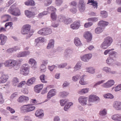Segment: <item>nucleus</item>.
<instances>
[{
	"label": "nucleus",
	"mask_w": 121,
	"mask_h": 121,
	"mask_svg": "<svg viewBox=\"0 0 121 121\" xmlns=\"http://www.w3.org/2000/svg\"><path fill=\"white\" fill-rule=\"evenodd\" d=\"M35 108V106L29 104L22 106L20 107V110L22 113H24L32 111L34 110Z\"/></svg>",
	"instance_id": "f257e3e1"
},
{
	"label": "nucleus",
	"mask_w": 121,
	"mask_h": 121,
	"mask_svg": "<svg viewBox=\"0 0 121 121\" xmlns=\"http://www.w3.org/2000/svg\"><path fill=\"white\" fill-rule=\"evenodd\" d=\"M30 67L27 64H23L20 69V73L25 76L27 75L29 73Z\"/></svg>",
	"instance_id": "f03ea898"
},
{
	"label": "nucleus",
	"mask_w": 121,
	"mask_h": 121,
	"mask_svg": "<svg viewBox=\"0 0 121 121\" xmlns=\"http://www.w3.org/2000/svg\"><path fill=\"white\" fill-rule=\"evenodd\" d=\"M9 11L10 14L15 16H19L21 14L20 10L13 5L10 7Z\"/></svg>",
	"instance_id": "7ed1b4c3"
},
{
	"label": "nucleus",
	"mask_w": 121,
	"mask_h": 121,
	"mask_svg": "<svg viewBox=\"0 0 121 121\" xmlns=\"http://www.w3.org/2000/svg\"><path fill=\"white\" fill-rule=\"evenodd\" d=\"M31 26L29 24H26L23 26L21 28V33L23 35L28 34L30 30Z\"/></svg>",
	"instance_id": "20e7f679"
},
{
	"label": "nucleus",
	"mask_w": 121,
	"mask_h": 121,
	"mask_svg": "<svg viewBox=\"0 0 121 121\" xmlns=\"http://www.w3.org/2000/svg\"><path fill=\"white\" fill-rule=\"evenodd\" d=\"M100 101L99 98L96 95H91L88 98V101L89 102L88 105L89 106H91L92 104H90V102H93L96 101Z\"/></svg>",
	"instance_id": "39448f33"
},
{
	"label": "nucleus",
	"mask_w": 121,
	"mask_h": 121,
	"mask_svg": "<svg viewBox=\"0 0 121 121\" xmlns=\"http://www.w3.org/2000/svg\"><path fill=\"white\" fill-rule=\"evenodd\" d=\"M87 98L86 97L81 96L78 98V101L82 106H85L87 104Z\"/></svg>",
	"instance_id": "423d86ee"
},
{
	"label": "nucleus",
	"mask_w": 121,
	"mask_h": 121,
	"mask_svg": "<svg viewBox=\"0 0 121 121\" xmlns=\"http://www.w3.org/2000/svg\"><path fill=\"white\" fill-rule=\"evenodd\" d=\"M85 3L84 0H79L78 4V7L79 11L81 12H83L85 9Z\"/></svg>",
	"instance_id": "0eeeda50"
},
{
	"label": "nucleus",
	"mask_w": 121,
	"mask_h": 121,
	"mask_svg": "<svg viewBox=\"0 0 121 121\" xmlns=\"http://www.w3.org/2000/svg\"><path fill=\"white\" fill-rule=\"evenodd\" d=\"M29 97L24 95L20 96L17 99V102L20 103L27 102L29 100Z\"/></svg>",
	"instance_id": "6e6552de"
},
{
	"label": "nucleus",
	"mask_w": 121,
	"mask_h": 121,
	"mask_svg": "<svg viewBox=\"0 0 121 121\" xmlns=\"http://www.w3.org/2000/svg\"><path fill=\"white\" fill-rule=\"evenodd\" d=\"M92 55L91 53L86 54L81 56V60L84 62H88L91 58Z\"/></svg>",
	"instance_id": "1a4fd4ad"
},
{
	"label": "nucleus",
	"mask_w": 121,
	"mask_h": 121,
	"mask_svg": "<svg viewBox=\"0 0 121 121\" xmlns=\"http://www.w3.org/2000/svg\"><path fill=\"white\" fill-rule=\"evenodd\" d=\"M30 52L29 51L20 52L17 53L16 56L18 57H24L30 54Z\"/></svg>",
	"instance_id": "9d476101"
},
{
	"label": "nucleus",
	"mask_w": 121,
	"mask_h": 121,
	"mask_svg": "<svg viewBox=\"0 0 121 121\" xmlns=\"http://www.w3.org/2000/svg\"><path fill=\"white\" fill-rule=\"evenodd\" d=\"M83 36L86 39L88 42L90 41L92 39V35L89 31L85 32Z\"/></svg>",
	"instance_id": "9b49d317"
},
{
	"label": "nucleus",
	"mask_w": 121,
	"mask_h": 121,
	"mask_svg": "<svg viewBox=\"0 0 121 121\" xmlns=\"http://www.w3.org/2000/svg\"><path fill=\"white\" fill-rule=\"evenodd\" d=\"M113 107L117 110H121V102L115 101L113 104Z\"/></svg>",
	"instance_id": "f8f14e48"
},
{
	"label": "nucleus",
	"mask_w": 121,
	"mask_h": 121,
	"mask_svg": "<svg viewBox=\"0 0 121 121\" xmlns=\"http://www.w3.org/2000/svg\"><path fill=\"white\" fill-rule=\"evenodd\" d=\"M80 22L79 21H76L74 22L70 25L71 28L74 30H77L80 26Z\"/></svg>",
	"instance_id": "ddd939ff"
},
{
	"label": "nucleus",
	"mask_w": 121,
	"mask_h": 121,
	"mask_svg": "<svg viewBox=\"0 0 121 121\" xmlns=\"http://www.w3.org/2000/svg\"><path fill=\"white\" fill-rule=\"evenodd\" d=\"M28 62L33 69H35L37 67L36 61L34 59H30L29 60Z\"/></svg>",
	"instance_id": "4468645a"
},
{
	"label": "nucleus",
	"mask_w": 121,
	"mask_h": 121,
	"mask_svg": "<svg viewBox=\"0 0 121 121\" xmlns=\"http://www.w3.org/2000/svg\"><path fill=\"white\" fill-rule=\"evenodd\" d=\"M35 116L39 118H42L44 116L43 111L41 109H38L36 110L35 113Z\"/></svg>",
	"instance_id": "2eb2a0df"
},
{
	"label": "nucleus",
	"mask_w": 121,
	"mask_h": 121,
	"mask_svg": "<svg viewBox=\"0 0 121 121\" xmlns=\"http://www.w3.org/2000/svg\"><path fill=\"white\" fill-rule=\"evenodd\" d=\"M56 93V90L54 89L51 90L48 92L47 96V98L48 99L54 96L55 95Z\"/></svg>",
	"instance_id": "dca6fc26"
},
{
	"label": "nucleus",
	"mask_w": 121,
	"mask_h": 121,
	"mask_svg": "<svg viewBox=\"0 0 121 121\" xmlns=\"http://www.w3.org/2000/svg\"><path fill=\"white\" fill-rule=\"evenodd\" d=\"M73 52V50L72 49H67L64 52V54L65 56L67 57H70Z\"/></svg>",
	"instance_id": "f3484780"
},
{
	"label": "nucleus",
	"mask_w": 121,
	"mask_h": 121,
	"mask_svg": "<svg viewBox=\"0 0 121 121\" xmlns=\"http://www.w3.org/2000/svg\"><path fill=\"white\" fill-rule=\"evenodd\" d=\"M54 40L53 39L50 40L47 45L46 48L47 49H52L54 46Z\"/></svg>",
	"instance_id": "a211bd4d"
},
{
	"label": "nucleus",
	"mask_w": 121,
	"mask_h": 121,
	"mask_svg": "<svg viewBox=\"0 0 121 121\" xmlns=\"http://www.w3.org/2000/svg\"><path fill=\"white\" fill-rule=\"evenodd\" d=\"M106 61V63L110 66L114 65L115 63L114 60L109 57H108Z\"/></svg>",
	"instance_id": "6ab92c4d"
},
{
	"label": "nucleus",
	"mask_w": 121,
	"mask_h": 121,
	"mask_svg": "<svg viewBox=\"0 0 121 121\" xmlns=\"http://www.w3.org/2000/svg\"><path fill=\"white\" fill-rule=\"evenodd\" d=\"M43 87V84L36 85L34 87V91L36 93H39Z\"/></svg>",
	"instance_id": "aec40b11"
},
{
	"label": "nucleus",
	"mask_w": 121,
	"mask_h": 121,
	"mask_svg": "<svg viewBox=\"0 0 121 121\" xmlns=\"http://www.w3.org/2000/svg\"><path fill=\"white\" fill-rule=\"evenodd\" d=\"M90 3H91V5L93 7L94 9H97L98 7V3L96 1H95L94 0H88L87 4Z\"/></svg>",
	"instance_id": "412c9836"
},
{
	"label": "nucleus",
	"mask_w": 121,
	"mask_h": 121,
	"mask_svg": "<svg viewBox=\"0 0 121 121\" xmlns=\"http://www.w3.org/2000/svg\"><path fill=\"white\" fill-rule=\"evenodd\" d=\"M109 23L106 21H104L103 20H101L98 23V26L101 27H104L108 25Z\"/></svg>",
	"instance_id": "4be33fe9"
},
{
	"label": "nucleus",
	"mask_w": 121,
	"mask_h": 121,
	"mask_svg": "<svg viewBox=\"0 0 121 121\" xmlns=\"http://www.w3.org/2000/svg\"><path fill=\"white\" fill-rule=\"evenodd\" d=\"M86 71L91 74H93L95 72V69L93 67H90L86 68Z\"/></svg>",
	"instance_id": "5701e85b"
},
{
	"label": "nucleus",
	"mask_w": 121,
	"mask_h": 121,
	"mask_svg": "<svg viewBox=\"0 0 121 121\" xmlns=\"http://www.w3.org/2000/svg\"><path fill=\"white\" fill-rule=\"evenodd\" d=\"M17 64V62L14 60H8V67L10 66L11 67L15 66Z\"/></svg>",
	"instance_id": "b1692460"
},
{
	"label": "nucleus",
	"mask_w": 121,
	"mask_h": 121,
	"mask_svg": "<svg viewBox=\"0 0 121 121\" xmlns=\"http://www.w3.org/2000/svg\"><path fill=\"white\" fill-rule=\"evenodd\" d=\"M0 39L1 42L0 44L1 45H4L6 42L7 39V37L3 34L0 35Z\"/></svg>",
	"instance_id": "393cba45"
},
{
	"label": "nucleus",
	"mask_w": 121,
	"mask_h": 121,
	"mask_svg": "<svg viewBox=\"0 0 121 121\" xmlns=\"http://www.w3.org/2000/svg\"><path fill=\"white\" fill-rule=\"evenodd\" d=\"M89 88H83L78 91V93L81 95H82L87 93L89 91Z\"/></svg>",
	"instance_id": "a878e982"
},
{
	"label": "nucleus",
	"mask_w": 121,
	"mask_h": 121,
	"mask_svg": "<svg viewBox=\"0 0 121 121\" xmlns=\"http://www.w3.org/2000/svg\"><path fill=\"white\" fill-rule=\"evenodd\" d=\"M25 14L27 17L29 18L32 17L35 15L34 13L27 10L25 11Z\"/></svg>",
	"instance_id": "bb28decb"
},
{
	"label": "nucleus",
	"mask_w": 121,
	"mask_h": 121,
	"mask_svg": "<svg viewBox=\"0 0 121 121\" xmlns=\"http://www.w3.org/2000/svg\"><path fill=\"white\" fill-rule=\"evenodd\" d=\"M104 41L110 46L113 42V39L111 37L107 36L104 39Z\"/></svg>",
	"instance_id": "cd10ccee"
},
{
	"label": "nucleus",
	"mask_w": 121,
	"mask_h": 121,
	"mask_svg": "<svg viewBox=\"0 0 121 121\" xmlns=\"http://www.w3.org/2000/svg\"><path fill=\"white\" fill-rule=\"evenodd\" d=\"M107 110L106 109H102L99 111V114L100 116H104L107 114Z\"/></svg>",
	"instance_id": "c85d7f7f"
},
{
	"label": "nucleus",
	"mask_w": 121,
	"mask_h": 121,
	"mask_svg": "<svg viewBox=\"0 0 121 121\" xmlns=\"http://www.w3.org/2000/svg\"><path fill=\"white\" fill-rule=\"evenodd\" d=\"M19 82V79L17 77L13 78L12 80V84L14 86H17Z\"/></svg>",
	"instance_id": "c756f323"
},
{
	"label": "nucleus",
	"mask_w": 121,
	"mask_h": 121,
	"mask_svg": "<svg viewBox=\"0 0 121 121\" xmlns=\"http://www.w3.org/2000/svg\"><path fill=\"white\" fill-rule=\"evenodd\" d=\"M117 54V53L116 52L112 51L109 53L108 57L114 59V58H116Z\"/></svg>",
	"instance_id": "7c9ffc66"
},
{
	"label": "nucleus",
	"mask_w": 121,
	"mask_h": 121,
	"mask_svg": "<svg viewBox=\"0 0 121 121\" xmlns=\"http://www.w3.org/2000/svg\"><path fill=\"white\" fill-rule=\"evenodd\" d=\"M35 80V78L34 77H32L28 80L26 82V84L28 86H30L34 83Z\"/></svg>",
	"instance_id": "2f4dec72"
},
{
	"label": "nucleus",
	"mask_w": 121,
	"mask_h": 121,
	"mask_svg": "<svg viewBox=\"0 0 121 121\" xmlns=\"http://www.w3.org/2000/svg\"><path fill=\"white\" fill-rule=\"evenodd\" d=\"M104 29V28L100 26L98 27L95 29V32L96 34H99L103 31Z\"/></svg>",
	"instance_id": "473e14b6"
},
{
	"label": "nucleus",
	"mask_w": 121,
	"mask_h": 121,
	"mask_svg": "<svg viewBox=\"0 0 121 121\" xmlns=\"http://www.w3.org/2000/svg\"><path fill=\"white\" fill-rule=\"evenodd\" d=\"M74 42L76 46H81L82 45L80 39L78 37L75 38L74 39Z\"/></svg>",
	"instance_id": "72a5a7b5"
},
{
	"label": "nucleus",
	"mask_w": 121,
	"mask_h": 121,
	"mask_svg": "<svg viewBox=\"0 0 121 121\" xmlns=\"http://www.w3.org/2000/svg\"><path fill=\"white\" fill-rule=\"evenodd\" d=\"M73 103L72 102L68 103L65 106L64 109L65 111H67L70 107L73 105Z\"/></svg>",
	"instance_id": "f704fd0d"
},
{
	"label": "nucleus",
	"mask_w": 121,
	"mask_h": 121,
	"mask_svg": "<svg viewBox=\"0 0 121 121\" xmlns=\"http://www.w3.org/2000/svg\"><path fill=\"white\" fill-rule=\"evenodd\" d=\"M82 64L80 62H78L74 67V68L76 71L79 70L81 68Z\"/></svg>",
	"instance_id": "c9c22d12"
},
{
	"label": "nucleus",
	"mask_w": 121,
	"mask_h": 121,
	"mask_svg": "<svg viewBox=\"0 0 121 121\" xmlns=\"http://www.w3.org/2000/svg\"><path fill=\"white\" fill-rule=\"evenodd\" d=\"M85 76V75H82L81 77V78L80 80L79 83L81 85H84L88 84L87 82L86 81H85L84 80V77Z\"/></svg>",
	"instance_id": "e433bc0d"
},
{
	"label": "nucleus",
	"mask_w": 121,
	"mask_h": 121,
	"mask_svg": "<svg viewBox=\"0 0 121 121\" xmlns=\"http://www.w3.org/2000/svg\"><path fill=\"white\" fill-rule=\"evenodd\" d=\"M81 75L79 74H77L73 76L72 78V80L74 82H76L81 78Z\"/></svg>",
	"instance_id": "4c0bfd02"
},
{
	"label": "nucleus",
	"mask_w": 121,
	"mask_h": 121,
	"mask_svg": "<svg viewBox=\"0 0 121 121\" xmlns=\"http://www.w3.org/2000/svg\"><path fill=\"white\" fill-rule=\"evenodd\" d=\"M103 96L105 99H112L114 97L113 95L110 93H108L104 94Z\"/></svg>",
	"instance_id": "58836bf2"
},
{
	"label": "nucleus",
	"mask_w": 121,
	"mask_h": 121,
	"mask_svg": "<svg viewBox=\"0 0 121 121\" xmlns=\"http://www.w3.org/2000/svg\"><path fill=\"white\" fill-rule=\"evenodd\" d=\"M7 76L5 75H3L0 78V83L5 82L7 80Z\"/></svg>",
	"instance_id": "ea45409f"
},
{
	"label": "nucleus",
	"mask_w": 121,
	"mask_h": 121,
	"mask_svg": "<svg viewBox=\"0 0 121 121\" xmlns=\"http://www.w3.org/2000/svg\"><path fill=\"white\" fill-rule=\"evenodd\" d=\"M25 4L27 5L34 6L35 4L33 0H28L27 1L25 2Z\"/></svg>",
	"instance_id": "a19ab883"
},
{
	"label": "nucleus",
	"mask_w": 121,
	"mask_h": 121,
	"mask_svg": "<svg viewBox=\"0 0 121 121\" xmlns=\"http://www.w3.org/2000/svg\"><path fill=\"white\" fill-rule=\"evenodd\" d=\"M47 10L50 13L51 12H56V8L53 6H51L48 7L47 9Z\"/></svg>",
	"instance_id": "79ce46f5"
},
{
	"label": "nucleus",
	"mask_w": 121,
	"mask_h": 121,
	"mask_svg": "<svg viewBox=\"0 0 121 121\" xmlns=\"http://www.w3.org/2000/svg\"><path fill=\"white\" fill-rule=\"evenodd\" d=\"M102 70L103 71L107 73H109L111 70V69L109 67L105 66L103 67Z\"/></svg>",
	"instance_id": "37998d69"
},
{
	"label": "nucleus",
	"mask_w": 121,
	"mask_h": 121,
	"mask_svg": "<svg viewBox=\"0 0 121 121\" xmlns=\"http://www.w3.org/2000/svg\"><path fill=\"white\" fill-rule=\"evenodd\" d=\"M45 36L50 34L52 33V31L51 28H44Z\"/></svg>",
	"instance_id": "c03bdc74"
},
{
	"label": "nucleus",
	"mask_w": 121,
	"mask_h": 121,
	"mask_svg": "<svg viewBox=\"0 0 121 121\" xmlns=\"http://www.w3.org/2000/svg\"><path fill=\"white\" fill-rule=\"evenodd\" d=\"M110 46L105 41L102 43L100 45V47L104 49H106Z\"/></svg>",
	"instance_id": "a18cd8bd"
},
{
	"label": "nucleus",
	"mask_w": 121,
	"mask_h": 121,
	"mask_svg": "<svg viewBox=\"0 0 121 121\" xmlns=\"http://www.w3.org/2000/svg\"><path fill=\"white\" fill-rule=\"evenodd\" d=\"M101 16L103 17L106 18L108 16L107 12L105 11H101L100 12Z\"/></svg>",
	"instance_id": "49530a36"
},
{
	"label": "nucleus",
	"mask_w": 121,
	"mask_h": 121,
	"mask_svg": "<svg viewBox=\"0 0 121 121\" xmlns=\"http://www.w3.org/2000/svg\"><path fill=\"white\" fill-rule=\"evenodd\" d=\"M50 17L53 21L56 20L57 18V16L55 12L51 13L50 15Z\"/></svg>",
	"instance_id": "de8ad7c7"
},
{
	"label": "nucleus",
	"mask_w": 121,
	"mask_h": 121,
	"mask_svg": "<svg viewBox=\"0 0 121 121\" xmlns=\"http://www.w3.org/2000/svg\"><path fill=\"white\" fill-rule=\"evenodd\" d=\"M63 0H55V4L56 6H60L63 3Z\"/></svg>",
	"instance_id": "09e8293b"
},
{
	"label": "nucleus",
	"mask_w": 121,
	"mask_h": 121,
	"mask_svg": "<svg viewBox=\"0 0 121 121\" xmlns=\"http://www.w3.org/2000/svg\"><path fill=\"white\" fill-rule=\"evenodd\" d=\"M26 83L25 81H23L21 82L17 85V86L18 88H22Z\"/></svg>",
	"instance_id": "8fccbe9b"
},
{
	"label": "nucleus",
	"mask_w": 121,
	"mask_h": 121,
	"mask_svg": "<svg viewBox=\"0 0 121 121\" xmlns=\"http://www.w3.org/2000/svg\"><path fill=\"white\" fill-rule=\"evenodd\" d=\"M65 17L62 15H59L58 17V21L60 22H64L65 19Z\"/></svg>",
	"instance_id": "3c124183"
},
{
	"label": "nucleus",
	"mask_w": 121,
	"mask_h": 121,
	"mask_svg": "<svg viewBox=\"0 0 121 121\" xmlns=\"http://www.w3.org/2000/svg\"><path fill=\"white\" fill-rule=\"evenodd\" d=\"M108 82L109 88L111 87L115 83L114 81L112 79H110L108 80Z\"/></svg>",
	"instance_id": "603ef678"
},
{
	"label": "nucleus",
	"mask_w": 121,
	"mask_h": 121,
	"mask_svg": "<svg viewBox=\"0 0 121 121\" xmlns=\"http://www.w3.org/2000/svg\"><path fill=\"white\" fill-rule=\"evenodd\" d=\"M37 33L39 35L43 36H45L44 28L40 29L38 31Z\"/></svg>",
	"instance_id": "864d4df0"
},
{
	"label": "nucleus",
	"mask_w": 121,
	"mask_h": 121,
	"mask_svg": "<svg viewBox=\"0 0 121 121\" xmlns=\"http://www.w3.org/2000/svg\"><path fill=\"white\" fill-rule=\"evenodd\" d=\"M98 18L96 17H92L88 19L87 20L93 22H96L98 21Z\"/></svg>",
	"instance_id": "5fc2aeb1"
},
{
	"label": "nucleus",
	"mask_w": 121,
	"mask_h": 121,
	"mask_svg": "<svg viewBox=\"0 0 121 121\" xmlns=\"http://www.w3.org/2000/svg\"><path fill=\"white\" fill-rule=\"evenodd\" d=\"M68 93L65 91H63L60 92L59 95L61 97H63L66 96L68 95Z\"/></svg>",
	"instance_id": "6e6d98bb"
},
{
	"label": "nucleus",
	"mask_w": 121,
	"mask_h": 121,
	"mask_svg": "<svg viewBox=\"0 0 121 121\" xmlns=\"http://www.w3.org/2000/svg\"><path fill=\"white\" fill-rule=\"evenodd\" d=\"M58 66V64H56L55 65H53L51 66H48V68L50 71H52L54 69L57 68Z\"/></svg>",
	"instance_id": "4d7b16f0"
},
{
	"label": "nucleus",
	"mask_w": 121,
	"mask_h": 121,
	"mask_svg": "<svg viewBox=\"0 0 121 121\" xmlns=\"http://www.w3.org/2000/svg\"><path fill=\"white\" fill-rule=\"evenodd\" d=\"M67 102V101L66 99H62L60 101V103L61 106H64Z\"/></svg>",
	"instance_id": "13d9d810"
},
{
	"label": "nucleus",
	"mask_w": 121,
	"mask_h": 121,
	"mask_svg": "<svg viewBox=\"0 0 121 121\" xmlns=\"http://www.w3.org/2000/svg\"><path fill=\"white\" fill-rule=\"evenodd\" d=\"M71 22V19L69 18H67L65 19L64 21V22L66 24H68L70 23Z\"/></svg>",
	"instance_id": "bf43d9fd"
},
{
	"label": "nucleus",
	"mask_w": 121,
	"mask_h": 121,
	"mask_svg": "<svg viewBox=\"0 0 121 121\" xmlns=\"http://www.w3.org/2000/svg\"><path fill=\"white\" fill-rule=\"evenodd\" d=\"M45 75L44 74H43L41 75L40 77V78L42 82L43 83H46L47 81L45 80Z\"/></svg>",
	"instance_id": "052dcab7"
},
{
	"label": "nucleus",
	"mask_w": 121,
	"mask_h": 121,
	"mask_svg": "<svg viewBox=\"0 0 121 121\" xmlns=\"http://www.w3.org/2000/svg\"><path fill=\"white\" fill-rule=\"evenodd\" d=\"M40 69L41 71L44 72L46 71V67L45 65L42 64L40 66Z\"/></svg>",
	"instance_id": "680f3d73"
},
{
	"label": "nucleus",
	"mask_w": 121,
	"mask_h": 121,
	"mask_svg": "<svg viewBox=\"0 0 121 121\" xmlns=\"http://www.w3.org/2000/svg\"><path fill=\"white\" fill-rule=\"evenodd\" d=\"M24 120L25 121H32L31 118L30 116H28L24 117Z\"/></svg>",
	"instance_id": "e2e57ef3"
},
{
	"label": "nucleus",
	"mask_w": 121,
	"mask_h": 121,
	"mask_svg": "<svg viewBox=\"0 0 121 121\" xmlns=\"http://www.w3.org/2000/svg\"><path fill=\"white\" fill-rule=\"evenodd\" d=\"M20 49V48L18 46H16L13 48H10L9 49V50H11V51H10V52H13L14 51H16L17 50H19Z\"/></svg>",
	"instance_id": "0e129e2a"
},
{
	"label": "nucleus",
	"mask_w": 121,
	"mask_h": 121,
	"mask_svg": "<svg viewBox=\"0 0 121 121\" xmlns=\"http://www.w3.org/2000/svg\"><path fill=\"white\" fill-rule=\"evenodd\" d=\"M105 82V80H101V81L98 82L94 84V86L95 87L99 85L100 84L104 82Z\"/></svg>",
	"instance_id": "69168bd1"
},
{
	"label": "nucleus",
	"mask_w": 121,
	"mask_h": 121,
	"mask_svg": "<svg viewBox=\"0 0 121 121\" xmlns=\"http://www.w3.org/2000/svg\"><path fill=\"white\" fill-rule=\"evenodd\" d=\"M52 2V0H47L46 2L44 3L45 6H48L51 4Z\"/></svg>",
	"instance_id": "338daca9"
},
{
	"label": "nucleus",
	"mask_w": 121,
	"mask_h": 121,
	"mask_svg": "<svg viewBox=\"0 0 121 121\" xmlns=\"http://www.w3.org/2000/svg\"><path fill=\"white\" fill-rule=\"evenodd\" d=\"M118 114H114L111 117V118L115 121H117Z\"/></svg>",
	"instance_id": "774afa93"
}]
</instances>
